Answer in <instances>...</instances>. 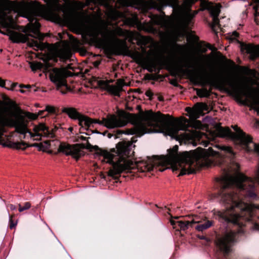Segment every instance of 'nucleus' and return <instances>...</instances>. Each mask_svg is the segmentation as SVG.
Masks as SVG:
<instances>
[{
	"label": "nucleus",
	"mask_w": 259,
	"mask_h": 259,
	"mask_svg": "<svg viewBox=\"0 0 259 259\" xmlns=\"http://www.w3.org/2000/svg\"><path fill=\"white\" fill-rule=\"evenodd\" d=\"M133 142L122 141L118 143L116 150L113 149L110 152L101 150L100 155L106 162L112 165V168L108 171V175L113 177L119 175L124 170L137 168L143 172L151 171L153 164L147 161L134 162L129 157L132 155Z\"/></svg>",
	"instance_id": "0eeeda50"
},
{
	"label": "nucleus",
	"mask_w": 259,
	"mask_h": 259,
	"mask_svg": "<svg viewBox=\"0 0 259 259\" xmlns=\"http://www.w3.org/2000/svg\"><path fill=\"white\" fill-rule=\"evenodd\" d=\"M200 239H206V237L204 236H199Z\"/></svg>",
	"instance_id": "c03bdc74"
},
{
	"label": "nucleus",
	"mask_w": 259,
	"mask_h": 259,
	"mask_svg": "<svg viewBox=\"0 0 259 259\" xmlns=\"http://www.w3.org/2000/svg\"><path fill=\"white\" fill-rule=\"evenodd\" d=\"M44 111H45L44 114L46 112H47L48 113H54L55 112V109L54 107L52 106L48 105L46 107L45 110Z\"/></svg>",
	"instance_id": "473e14b6"
},
{
	"label": "nucleus",
	"mask_w": 259,
	"mask_h": 259,
	"mask_svg": "<svg viewBox=\"0 0 259 259\" xmlns=\"http://www.w3.org/2000/svg\"><path fill=\"white\" fill-rule=\"evenodd\" d=\"M248 195H249V196H250V197H253V196H255V194H254V193H253V192H249V193L248 194Z\"/></svg>",
	"instance_id": "37998d69"
},
{
	"label": "nucleus",
	"mask_w": 259,
	"mask_h": 259,
	"mask_svg": "<svg viewBox=\"0 0 259 259\" xmlns=\"http://www.w3.org/2000/svg\"><path fill=\"white\" fill-rule=\"evenodd\" d=\"M196 0H184L181 5L179 6L182 8V12L191 11V7Z\"/></svg>",
	"instance_id": "b1692460"
},
{
	"label": "nucleus",
	"mask_w": 259,
	"mask_h": 259,
	"mask_svg": "<svg viewBox=\"0 0 259 259\" xmlns=\"http://www.w3.org/2000/svg\"><path fill=\"white\" fill-rule=\"evenodd\" d=\"M19 211L20 212H22L25 210H27L29 209L31 207V204L29 202H26L24 203L23 205H22L21 204H19Z\"/></svg>",
	"instance_id": "c756f323"
},
{
	"label": "nucleus",
	"mask_w": 259,
	"mask_h": 259,
	"mask_svg": "<svg viewBox=\"0 0 259 259\" xmlns=\"http://www.w3.org/2000/svg\"><path fill=\"white\" fill-rule=\"evenodd\" d=\"M20 87L21 88H27V89H29V88H32L31 86H30V85H23V84H20Z\"/></svg>",
	"instance_id": "a19ab883"
},
{
	"label": "nucleus",
	"mask_w": 259,
	"mask_h": 259,
	"mask_svg": "<svg viewBox=\"0 0 259 259\" xmlns=\"http://www.w3.org/2000/svg\"><path fill=\"white\" fill-rule=\"evenodd\" d=\"M207 105L203 103H197L189 112L190 119L185 118L173 120L170 115L160 112L146 111L143 118L155 125V132H164L182 144L196 146L197 141L202 138V134L195 130L188 131L189 127L195 129H202L203 124L196 120L200 114L205 110Z\"/></svg>",
	"instance_id": "39448f33"
},
{
	"label": "nucleus",
	"mask_w": 259,
	"mask_h": 259,
	"mask_svg": "<svg viewBox=\"0 0 259 259\" xmlns=\"http://www.w3.org/2000/svg\"><path fill=\"white\" fill-rule=\"evenodd\" d=\"M95 64H96V65L97 66V65H98L99 64V63H98V62H95Z\"/></svg>",
	"instance_id": "de8ad7c7"
},
{
	"label": "nucleus",
	"mask_w": 259,
	"mask_h": 259,
	"mask_svg": "<svg viewBox=\"0 0 259 259\" xmlns=\"http://www.w3.org/2000/svg\"><path fill=\"white\" fill-rule=\"evenodd\" d=\"M200 6L202 10H207L212 17V22L211 27L212 30H214V28L219 25V20L218 16L220 13V9L221 5L220 4H213L205 0H201Z\"/></svg>",
	"instance_id": "dca6fc26"
},
{
	"label": "nucleus",
	"mask_w": 259,
	"mask_h": 259,
	"mask_svg": "<svg viewBox=\"0 0 259 259\" xmlns=\"http://www.w3.org/2000/svg\"><path fill=\"white\" fill-rule=\"evenodd\" d=\"M10 146L11 147L17 149L24 150L29 146L24 142H12L10 143Z\"/></svg>",
	"instance_id": "393cba45"
},
{
	"label": "nucleus",
	"mask_w": 259,
	"mask_h": 259,
	"mask_svg": "<svg viewBox=\"0 0 259 259\" xmlns=\"http://www.w3.org/2000/svg\"><path fill=\"white\" fill-rule=\"evenodd\" d=\"M9 84H10V87H5V80L3 79L2 78L0 77V87L2 88H5L7 90H13L14 88L17 86V83H11L10 82H9Z\"/></svg>",
	"instance_id": "bb28decb"
},
{
	"label": "nucleus",
	"mask_w": 259,
	"mask_h": 259,
	"mask_svg": "<svg viewBox=\"0 0 259 259\" xmlns=\"http://www.w3.org/2000/svg\"><path fill=\"white\" fill-rule=\"evenodd\" d=\"M180 217H175V219H179V218H180Z\"/></svg>",
	"instance_id": "09e8293b"
},
{
	"label": "nucleus",
	"mask_w": 259,
	"mask_h": 259,
	"mask_svg": "<svg viewBox=\"0 0 259 259\" xmlns=\"http://www.w3.org/2000/svg\"><path fill=\"white\" fill-rule=\"evenodd\" d=\"M112 80H100L99 84L101 88L107 91L109 93L114 96H119L120 93L122 91V88L125 85L124 80L118 79L115 84H110Z\"/></svg>",
	"instance_id": "a211bd4d"
},
{
	"label": "nucleus",
	"mask_w": 259,
	"mask_h": 259,
	"mask_svg": "<svg viewBox=\"0 0 259 259\" xmlns=\"http://www.w3.org/2000/svg\"><path fill=\"white\" fill-rule=\"evenodd\" d=\"M69 41L64 40L61 41L58 47L52 51L49 56L50 60L57 61V58L64 61L69 59L71 56L72 49H76L80 45V41L71 35H68Z\"/></svg>",
	"instance_id": "9b49d317"
},
{
	"label": "nucleus",
	"mask_w": 259,
	"mask_h": 259,
	"mask_svg": "<svg viewBox=\"0 0 259 259\" xmlns=\"http://www.w3.org/2000/svg\"><path fill=\"white\" fill-rule=\"evenodd\" d=\"M47 5H42L38 2L29 3H14L12 7L18 15L28 19L29 23L25 26L24 31L32 34L28 35L35 38L29 39L28 36L14 31L8 32L10 38L14 42H27L28 45L35 50H44L48 47L49 44L41 42L45 35L39 31L40 24L35 21L33 23L36 16L37 9L41 16L61 24H67L74 28L80 33L81 28L84 26L76 19L73 13L66 9H62L58 4V0H43Z\"/></svg>",
	"instance_id": "7ed1b4c3"
},
{
	"label": "nucleus",
	"mask_w": 259,
	"mask_h": 259,
	"mask_svg": "<svg viewBox=\"0 0 259 259\" xmlns=\"http://www.w3.org/2000/svg\"><path fill=\"white\" fill-rule=\"evenodd\" d=\"M80 33L83 42L89 45L99 44L101 40L99 36L101 34L107 45L120 54L130 56L150 72L159 73L165 68L174 75H179L185 72L184 67H192L187 62H182V60L176 61L168 58L158 59L155 50H149L147 56L138 51L130 50L126 41H128V30L121 28L116 24L104 23L100 26H84Z\"/></svg>",
	"instance_id": "f03ea898"
},
{
	"label": "nucleus",
	"mask_w": 259,
	"mask_h": 259,
	"mask_svg": "<svg viewBox=\"0 0 259 259\" xmlns=\"http://www.w3.org/2000/svg\"><path fill=\"white\" fill-rule=\"evenodd\" d=\"M20 91L21 93H24V91L23 90H20Z\"/></svg>",
	"instance_id": "49530a36"
},
{
	"label": "nucleus",
	"mask_w": 259,
	"mask_h": 259,
	"mask_svg": "<svg viewBox=\"0 0 259 259\" xmlns=\"http://www.w3.org/2000/svg\"><path fill=\"white\" fill-rule=\"evenodd\" d=\"M3 0H0V16L3 14Z\"/></svg>",
	"instance_id": "e433bc0d"
},
{
	"label": "nucleus",
	"mask_w": 259,
	"mask_h": 259,
	"mask_svg": "<svg viewBox=\"0 0 259 259\" xmlns=\"http://www.w3.org/2000/svg\"><path fill=\"white\" fill-rule=\"evenodd\" d=\"M14 217V215H10L9 214V223H10V228L11 229L15 228L17 224V222H14L13 220V218Z\"/></svg>",
	"instance_id": "2f4dec72"
},
{
	"label": "nucleus",
	"mask_w": 259,
	"mask_h": 259,
	"mask_svg": "<svg viewBox=\"0 0 259 259\" xmlns=\"http://www.w3.org/2000/svg\"><path fill=\"white\" fill-rule=\"evenodd\" d=\"M145 95L147 97L151 98L152 97L153 94L151 90H148L146 92Z\"/></svg>",
	"instance_id": "72a5a7b5"
},
{
	"label": "nucleus",
	"mask_w": 259,
	"mask_h": 259,
	"mask_svg": "<svg viewBox=\"0 0 259 259\" xmlns=\"http://www.w3.org/2000/svg\"><path fill=\"white\" fill-rule=\"evenodd\" d=\"M127 2H132L127 0ZM134 5L144 10L155 9L160 15H151L149 22H141L136 14H126L111 8L107 16L113 20L122 18L125 25L136 26L139 30L157 34L163 40L180 35L187 29L192 23V20L198 11H183L179 6V0H134Z\"/></svg>",
	"instance_id": "f257e3e1"
},
{
	"label": "nucleus",
	"mask_w": 259,
	"mask_h": 259,
	"mask_svg": "<svg viewBox=\"0 0 259 259\" xmlns=\"http://www.w3.org/2000/svg\"><path fill=\"white\" fill-rule=\"evenodd\" d=\"M206 47L210 50L214 51L215 48L209 44H207Z\"/></svg>",
	"instance_id": "c9c22d12"
},
{
	"label": "nucleus",
	"mask_w": 259,
	"mask_h": 259,
	"mask_svg": "<svg viewBox=\"0 0 259 259\" xmlns=\"http://www.w3.org/2000/svg\"><path fill=\"white\" fill-rule=\"evenodd\" d=\"M7 207H9L11 209V210H16L17 208L16 206L15 205L12 204L8 205Z\"/></svg>",
	"instance_id": "4c0bfd02"
},
{
	"label": "nucleus",
	"mask_w": 259,
	"mask_h": 259,
	"mask_svg": "<svg viewBox=\"0 0 259 259\" xmlns=\"http://www.w3.org/2000/svg\"><path fill=\"white\" fill-rule=\"evenodd\" d=\"M218 181L222 187L219 194L221 201L229 206L223 211H215V218L220 221L231 222L240 227L244 226L245 222L252 221L259 207L243 202L239 193L243 190H253L254 181L242 174H237L234 176L226 174L218 179Z\"/></svg>",
	"instance_id": "20e7f679"
},
{
	"label": "nucleus",
	"mask_w": 259,
	"mask_h": 259,
	"mask_svg": "<svg viewBox=\"0 0 259 259\" xmlns=\"http://www.w3.org/2000/svg\"><path fill=\"white\" fill-rule=\"evenodd\" d=\"M30 67L31 70L33 71L37 70H42L44 72L49 71V67H50L49 63H46L45 65L40 62H31L29 63Z\"/></svg>",
	"instance_id": "4be33fe9"
},
{
	"label": "nucleus",
	"mask_w": 259,
	"mask_h": 259,
	"mask_svg": "<svg viewBox=\"0 0 259 259\" xmlns=\"http://www.w3.org/2000/svg\"><path fill=\"white\" fill-rule=\"evenodd\" d=\"M144 114V113L139 117L135 114L120 111L117 115H109L101 121L93 120V123H98L104 125L108 128H114L124 126L128 122H133L136 124V125L133 128L127 130L125 134L141 136L146 133L155 132V125L143 118L142 116Z\"/></svg>",
	"instance_id": "1a4fd4ad"
},
{
	"label": "nucleus",
	"mask_w": 259,
	"mask_h": 259,
	"mask_svg": "<svg viewBox=\"0 0 259 259\" xmlns=\"http://www.w3.org/2000/svg\"><path fill=\"white\" fill-rule=\"evenodd\" d=\"M211 56H213L215 58H218L219 59H222L224 58V56L222 55V54L220 52H216L215 53H211L210 54L203 56V57H205V58H209Z\"/></svg>",
	"instance_id": "7c9ffc66"
},
{
	"label": "nucleus",
	"mask_w": 259,
	"mask_h": 259,
	"mask_svg": "<svg viewBox=\"0 0 259 259\" xmlns=\"http://www.w3.org/2000/svg\"><path fill=\"white\" fill-rule=\"evenodd\" d=\"M150 76V79H154V75L153 74L149 75Z\"/></svg>",
	"instance_id": "a18cd8bd"
},
{
	"label": "nucleus",
	"mask_w": 259,
	"mask_h": 259,
	"mask_svg": "<svg viewBox=\"0 0 259 259\" xmlns=\"http://www.w3.org/2000/svg\"><path fill=\"white\" fill-rule=\"evenodd\" d=\"M98 2L103 5H107L109 0H97Z\"/></svg>",
	"instance_id": "58836bf2"
},
{
	"label": "nucleus",
	"mask_w": 259,
	"mask_h": 259,
	"mask_svg": "<svg viewBox=\"0 0 259 259\" xmlns=\"http://www.w3.org/2000/svg\"><path fill=\"white\" fill-rule=\"evenodd\" d=\"M238 33L236 31H234L232 34V38H236L238 36Z\"/></svg>",
	"instance_id": "ea45409f"
},
{
	"label": "nucleus",
	"mask_w": 259,
	"mask_h": 259,
	"mask_svg": "<svg viewBox=\"0 0 259 259\" xmlns=\"http://www.w3.org/2000/svg\"><path fill=\"white\" fill-rule=\"evenodd\" d=\"M84 145L82 144H76L70 145L65 143H61L59 147V151L66 155H71L73 158L78 159L84 155L83 151Z\"/></svg>",
	"instance_id": "2eb2a0df"
},
{
	"label": "nucleus",
	"mask_w": 259,
	"mask_h": 259,
	"mask_svg": "<svg viewBox=\"0 0 259 259\" xmlns=\"http://www.w3.org/2000/svg\"><path fill=\"white\" fill-rule=\"evenodd\" d=\"M44 112H45V111H39L38 112L37 114L27 112L26 113V116L28 118L32 119V120H34V119H36L38 116H40L42 117L44 116H46L47 115V114L44 115Z\"/></svg>",
	"instance_id": "cd10ccee"
},
{
	"label": "nucleus",
	"mask_w": 259,
	"mask_h": 259,
	"mask_svg": "<svg viewBox=\"0 0 259 259\" xmlns=\"http://www.w3.org/2000/svg\"><path fill=\"white\" fill-rule=\"evenodd\" d=\"M37 91V90H36V89H34V92H35V91Z\"/></svg>",
	"instance_id": "8fccbe9b"
},
{
	"label": "nucleus",
	"mask_w": 259,
	"mask_h": 259,
	"mask_svg": "<svg viewBox=\"0 0 259 259\" xmlns=\"http://www.w3.org/2000/svg\"><path fill=\"white\" fill-rule=\"evenodd\" d=\"M204 80L205 84L216 88H223L227 85H229L238 100H241L245 97L244 103L255 110L259 115V87L251 88L242 80L230 79L222 71L208 74Z\"/></svg>",
	"instance_id": "6e6552de"
},
{
	"label": "nucleus",
	"mask_w": 259,
	"mask_h": 259,
	"mask_svg": "<svg viewBox=\"0 0 259 259\" xmlns=\"http://www.w3.org/2000/svg\"><path fill=\"white\" fill-rule=\"evenodd\" d=\"M189 220L184 221H175L170 220V222L174 229L176 230H186L189 227H192L194 224H197L195 227L196 230L199 232H202L213 225V221L207 220L205 216L200 215H189Z\"/></svg>",
	"instance_id": "9d476101"
},
{
	"label": "nucleus",
	"mask_w": 259,
	"mask_h": 259,
	"mask_svg": "<svg viewBox=\"0 0 259 259\" xmlns=\"http://www.w3.org/2000/svg\"><path fill=\"white\" fill-rule=\"evenodd\" d=\"M241 232V229L237 232L233 231H227L222 236L218 237L215 240L217 247L223 253H229L232 250V247L237 234Z\"/></svg>",
	"instance_id": "ddd939ff"
},
{
	"label": "nucleus",
	"mask_w": 259,
	"mask_h": 259,
	"mask_svg": "<svg viewBox=\"0 0 259 259\" xmlns=\"http://www.w3.org/2000/svg\"><path fill=\"white\" fill-rule=\"evenodd\" d=\"M63 112L67 114L71 118L77 119L81 127H90L93 123V119L80 114L74 108H64Z\"/></svg>",
	"instance_id": "f3484780"
},
{
	"label": "nucleus",
	"mask_w": 259,
	"mask_h": 259,
	"mask_svg": "<svg viewBox=\"0 0 259 259\" xmlns=\"http://www.w3.org/2000/svg\"><path fill=\"white\" fill-rule=\"evenodd\" d=\"M3 24L6 28L17 29L15 20L11 16H5L3 19Z\"/></svg>",
	"instance_id": "5701e85b"
},
{
	"label": "nucleus",
	"mask_w": 259,
	"mask_h": 259,
	"mask_svg": "<svg viewBox=\"0 0 259 259\" xmlns=\"http://www.w3.org/2000/svg\"><path fill=\"white\" fill-rule=\"evenodd\" d=\"M50 78L56 86L57 89L62 94H65L69 90L67 86L66 78L70 76V72L64 68L49 67Z\"/></svg>",
	"instance_id": "f8f14e48"
},
{
	"label": "nucleus",
	"mask_w": 259,
	"mask_h": 259,
	"mask_svg": "<svg viewBox=\"0 0 259 259\" xmlns=\"http://www.w3.org/2000/svg\"><path fill=\"white\" fill-rule=\"evenodd\" d=\"M128 41L133 43V41H137V45L142 48V53H141L144 54V56H147L148 51L146 53L144 47L151 42L152 38L150 37L142 36L138 32L130 30H128Z\"/></svg>",
	"instance_id": "6ab92c4d"
},
{
	"label": "nucleus",
	"mask_w": 259,
	"mask_h": 259,
	"mask_svg": "<svg viewBox=\"0 0 259 259\" xmlns=\"http://www.w3.org/2000/svg\"><path fill=\"white\" fill-rule=\"evenodd\" d=\"M202 143V145L205 147L207 146V145H208V142L207 141H203Z\"/></svg>",
	"instance_id": "79ce46f5"
},
{
	"label": "nucleus",
	"mask_w": 259,
	"mask_h": 259,
	"mask_svg": "<svg viewBox=\"0 0 259 259\" xmlns=\"http://www.w3.org/2000/svg\"><path fill=\"white\" fill-rule=\"evenodd\" d=\"M256 2L259 4V0H255ZM258 15V13L256 12L255 14V19L254 20L257 24H259V21L257 18V16Z\"/></svg>",
	"instance_id": "f704fd0d"
},
{
	"label": "nucleus",
	"mask_w": 259,
	"mask_h": 259,
	"mask_svg": "<svg viewBox=\"0 0 259 259\" xmlns=\"http://www.w3.org/2000/svg\"><path fill=\"white\" fill-rule=\"evenodd\" d=\"M232 127L235 131L232 132V140L238 141L241 144L246 146L248 151H254L259 152V144L252 143V138L243 132L237 125H232Z\"/></svg>",
	"instance_id": "4468645a"
},
{
	"label": "nucleus",
	"mask_w": 259,
	"mask_h": 259,
	"mask_svg": "<svg viewBox=\"0 0 259 259\" xmlns=\"http://www.w3.org/2000/svg\"><path fill=\"white\" fill-rule=\"evenodd\" d=\"M214 148L204 149L198 147L195 150L178 153L179 147L175 145L168 150L165 161L171 166L173 170H180L179 176L195 172L201 167L208 166L213 163L214 158H219V164L225 161V157L234 155L232 148L229 146L215 145Z\"/></svg>",
	"instance_id": "423d86ee"
},
{
	"label": "nucleus",
	"mask_w": 259,
	"mask_h": 259,
	"mask_svg": "<svg viewBox=\"0 0 259 259\" xmlns=\"http://www.w3.org/2000/svg\"><path fill=\"white\" fill-rule=\"evenodd\" d=\"M211 138L214 139L215 137L226 138L232 139V131L227 127L218 126L213 131L210 132Z\"/></svg>",
	"instance_id": "aec40b11"
},
{
	"label": "nucleus",
	"mask_w": 259,
	"mask_h": 259,
	"mask_svg": "<svg viewBox=\"0 0 259 259\" xmlns=\"http://www.w3.org/2000/svg\"><path fill=\"white\" fill-rule=\"evenodd\" d=\"M0 32H1V33H3L2 31H1V30H0Z\"/></svg>",
	"instance_id": "3c124183"
},
{
	"label": "nucleus",
	"mask_w": 259,
	"mask_h": 259,
	"mask_svg": "<svg viewBox=\"0 0 259 259\" xmlns=\"http://www.w3.org/2000/svg\"><path fill=\"white\" fill-rule=\"evenodd\" d=\"M173 49L176 52L182 53L184 52L185 46L182 45L175 44L172 47Z\"/></svg>",
	"instance_id": "c85d7f7f"
},
{
	"label": "nucleus",
	"mask_w": 259,
	"mask_h": 259,
	"mask_svg": "<svg viewBox=\"0 0 259 259\" xmlns=\"http://www.w3.org/2000/svg\"><path fill=\"white\" fill-rule=\"evenodd\" d=\"M197 95L199 97H208L210 96L211 91V89L207 90L206 88L196 89Z\"/></svg>",
	"instance_id": "a878e982"
},
{
	"label": "nucleus",
	"mask_w": 259,
	"mask_h": 259,
	"mask_svg": "<svg viewBox=\"0 0 259 259\" xmlns=\"http://www.w3.org/2000/svg\"><path fill=\"white\" fill-rule=\"evenodd\" d=\"M242 50L249 55L250 58L254 60L259 57V46L246 44L242 46Z\"/></svg>",
	"instance_id": "412c9836"
}]
</instances>
